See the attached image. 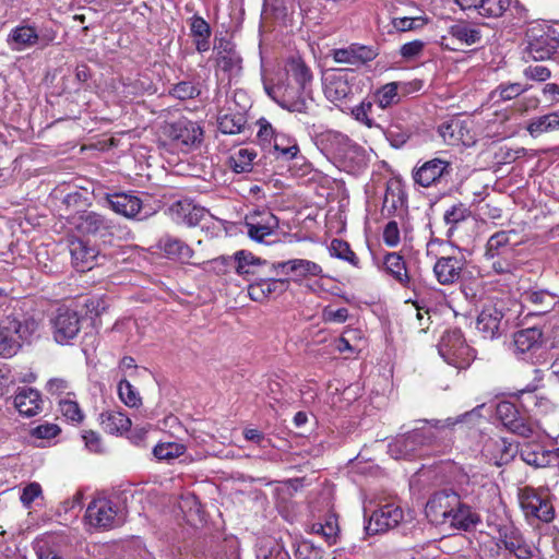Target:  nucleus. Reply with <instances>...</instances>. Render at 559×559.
Masks as SVG:
<instances>
[{
	"instance_id": "obj_56",
	"label": "nucleus",
	"mask_w": 559,
	"mask_h": 559,
	"mask_svg": "<svg viewBox=\"0 0 559 559\" xmlns=\"http://www.w3.org/2000/svg\"><path fill=\"white\" fill-rule=\"evenodd\" d=\"M348 318V310L346 308L334 309L331 306L322 310V320L325 323H344Z\"/></svg>"
},
{
	"instance_id": "obj_23",
	"label": "nucleus",
	"mask_w": 559,
	"mask_h": 559,
	"mask_svg": "<svg viewBox=\"0 0 559 559\" xmlns=\"http://www.w3.org/2000/svg\"><path fill=\"white\" fill-rule=\"evenodd\" d=\"M288 282L282 278H260L248 286L251 300L263 302L287 289Z\"/></svg>"
},
{
	"instance_id": "obj_63",
	"label": "nucleus",
	"mask_w": 559,
	"mask_h": 559,
	"mask_svg": "<svg viewBox=\"0 0 559 559\" xmlns=\"http://www.w3.org/2000/svg\"><path fill=\"white\" fill-rule=\"evenodd\" d=\"M526 75H528L532 80L544 82L550 78V70L546 66L530 64L526 68Z\"/></svg>"
},
{
	"instance_id": "obj_15",
	"label": "nucleus",
	"mask_w": 559,
	"mask_h": 559,
	"mask_svg": "<svg viewBox=\"0 0 559 559\" xmlns=\"http://www.w3.org/2000/svg\"><path fill=\"white\" fill-rule=\"evenodd\" d=\"M352 71L337 69L328 71L323 76V92L325 97L334 104L347 99L353 94L349 80Z\"/></svg>"
},
{
	"instance_id": "obj_11",
	"label": "nucleus",
	"mask_w": 559,
	"mask_h": 559,
	"mask_svg": "<svg viewBox=\"0 0 559 559\" xmlns=\"http://www.w3.org/2000/svg\"><path fill=\"white\" fill-rule=\"evenodd\" d=\"M243 226L248 237L261 243L264 242L266 237L276 233L280 222L270 210L257 209L245 216Z\"/></svg>"
},
{
	"instance_id": "obj_38",
	"label": "nucleus",
	"mask_w": 559,
	"mask_h": 559,
	"mask_svg": "<svg viewBox=\"0 0 559 559\" xmlns=\"http://www.w3.org/2000/svg\"><path fill=\"white\" fill-rule=\"evenodd\" d=\"M448 33L452 38L466 46L475 45L481 39L480 29L477 26L463 20L452 24L449 27Z\"/></svg>"
},
{
	"instance_id": "obj_22",
	"label": "nucleus",
	"mask_w": 559,
	"mask_h": 559,
	"mask_svg": "<svg viewBox=\"0 0 559 559\" xmlns=\"http://www.w3.org/2000/svg\"><path fill=\"white\" fill-rule=\"evenodd\" d=\"M464 264L462 254L441 257L435 263V276L441 285L453 284L460 278Z\"/></svg>"
},
{
	"instance_id": "obj_36",
	"label": "nucleus",
	"mask_w": 559,
	"mask_h": 559,
	"mask_svg": "<svg viewBox=\"0 0 559 559\" xmlns=\"http://www.w3.org/2000/svg\"><path fill=\"white\" fill-rule=\"evenodd\" d=\"M41 397L34 389H23L14 396V407L26 417L37 415L41 411Z\"/></svg>"
},
{
	"instance_id": "obj_61",
	"label": "nucleus",
	"mask_w": 559,
	"mask_h": 559,
	"mask_svg": "<svg viewBox=\"0 0 559 559\" xmlns=\"http://www.w3.org/2000/svg\"><path fill=\"white\" fill-rule=\"evenodd\" d=\"M173 94L180 99L192 98L199 94V91L190 82H180L175 85Z\"/></svg>"
},
{
	"instance_id": "obj_1",
	"label": "nucleus",
	"mask_w": 559,
	"mask_h": 559,
	"mask_svg": "<svg viewBox=\"0 0 559 559\" xmlns=\"http://www.w3.org/2000/svg\"><path fill=\"white\" fill-rule=\"evenodd\" d=\"M313 75L301 58L288 59L283 72L277 74L276 83L263 80L267 96L282 108L297 114H308L311 107V84Z\"/></svg>"
},
{
	"instance_id": "obj_52",
	"label": "nucleus",
	"mask_w": 559,
	"mask_h": 559,
	"mask_svg": "<svg viewBox=\"0 0 559 559\" xmlns=\"http://www.w3.org/2000/svg\"><path fill=\"white\" fill-rule=\"evenodd\" d=\"M329 251L332 257L347 261L353 265H358V258L352 251L349 245L342 239H333L330 243Z\"/></svg>"
},
{
	"instance_id": "obj_39",
	"label": "nucleus",
	"mask_w": 559,
	"mask_h": 559,
	"mask_svg": "<svg viewBox=\"0 0 559 559\" xmlns=\"http://www.w3.org/2000/svg\"><path fill=\"white\" fill-rule=\"evenodd\" d=\"M453 509L447 522L449 527L467 531L478 522L477 515L472 512L468 506L463 504L460 498L457 508Z\"/></svg>"
},
{
	"instance_id": "obj_55",
	"label": "nucleus",
	"mask_w": 559,
	"mask_h": 559,
	"mask_svg": "<svg viewBox=\"0 0 559 559\" xmlns=\"http://www.w3.org/2000/svg\"><path fill=\"white\" fill-rule=\"evenodd\" d=\"M43 493L41 486L38 483H31L22 490L20 500L26 509L32 507V503Z\"/></svg>"
},
{
	"instance_id": "obj_32",
	"label": "nucleus",
	"mask_w": 559,
	"mask_h": 559,
	"mask_svg": "<svg viewBox=\"0 0 559 559\" xmlns=\"http://www.w3.org/2000/svg\"><path fill=\"white\" fill-rule=\"evenodd\" d=\"M496 414L499 420L509 430L519 435L523 433L524 419L515 404L511 401H501L496 406Z\"/></svg>"
},
{
	"instance_id": "obj_16",
	"label": "nucleus",
	"mask_w": 559,
	"mask_h": 559,
	"mask_svg": "<svg viewBox=\"0 0 559 559\" xmlns=\"http://www.w3.org/2000/svg\"><path fill=\"white\" fill-rule=\"evenodd\" d=\"M452 171L451 163L442 158H432L418 164L413 170V179L420 187L428 188L438 183Z\"/></svg>"
},
{
	"instance_id": "obj_64",
	"label": "nucleus",
	"mask_w": 559,
	"mask_h": 559,
	"mask_svg": "<svg viewBox=\"0 0 559 559\" xmlns=\"http://www.w3.org/2000/svg\"><path fill=\"white\" fill-rule=\"evenodd\" d=\"M191 33L194 37H210L211 29L204 19L194 16L191 22Z\"/></svg>"
},
{
	"instance_id": "obj_27",
	"label": "nucleus",
	"mask_w": 559,
	"mask_h": 559,
	"mask_svg": "<svg viewBox=\"0 0 559 559\" xmlns=\"http://www.w3.org/2000/svg\"><path fill=\"white\" fill-rule=\"evenodd\" d=\"M332 57L337 63L358 66L373 60L376 52L370 47L353 44L346 48L334 49Z\"/></svg>"
},
{
	"instance_id": "obj_28",
	"label": "nucleus",
	"mask_w": 559,
	"mask_h": 559,
	"mask_svg": "<svg viewBox=\"0 0 559 559\" xmlns=\"http://www.w3.org/2000/svg\"><path fill=\"white\" fill-rule=\"evenodd\" d=\"M106 201L114 212L128 218L135 217L142 209L139 197L124 192L107 194Z\"/></svg>"
},
{
	"instance_id": "obj_62",
	"label": "nucleus",
	"mask_w": 559,
	"mask_h": 559,
	"mask_svg": "<svg viewBox=\"0 0 559 559\" xmlns=\"http://www.w3.org/2000/svg\"><path fill=\"white\" fill-rule=\"evenodd\" d=\"M85 447L88 451L99 453L103 451V444L100 437L97 432L88 430L84 431L82 435Z\"/></svg>"
},
{
	"instance_id": "obj_41",
	"label": "nucleus",
	"mask_w": 559,
	"mask_h": 559,
	"mask_svg": "<svg viewBox=\"0 0 559 559\" xmlns=\"http://www.w3.org/2000/svg\"><path fill=\"white\" fill-rule=\"evenodd\" d=\"M255 158L257 152L253 148L241 147L229 156L228 164L234 173L245 174L252 170Z\"/></svg>"
},
{
	"instance_id": "obj_44",
	"label": "nucleus",
	"mask_w": 559,
	"mask_h": 559,
	"mask_svg": "<svg viewBox=\"0 0 559 559\" xmlns=\"http://www.w3.org/2000/svg\"><path fill=\"white\" fill-rule=\"evenodd\" d=\"M246 124V118L242 114H224L217 118V127L222 133H240Z\"/></svg>"
},
{
	"instance_id": "obj_14",
	"label": "nucleus",
	"mask_w": 559,
	"mask_h": 559,
	"mask_svg": "<svg viewBox=\"0 0 559 559\" xmlns=\"http://www.w3.org/2000/svg\"><path fill=\"white\" fill-rule=\"evenodd\" d=\"M460 496L454 491L436 492L426 503L427 519L435 525H447L453 508H457Z\"/></svg>"
},
{
	"instance_id": "obj_59",
	"label": "nucleus",
	"mask_w": 559,
	"mask_h": 559,
	"mask_svg": "<svg viewBox=\"0 0 559 559\" xmlns=\"http://www.w3.org/2000/svg\"><path fill=\"white\" fill-rule=\"evenodd\" d=\"M424 47H425V43L419 39H416V40L408 41V43H405L404 45H402V47L400 49V53L404 59L411 60V59L419 56L423 52Z\"/></svg>"
},
{
	"instance_id": "obj_19",
	"label": "nucleus",
	"mask_w": 559,
	"mask_h": 559,
	"mask_svg": "<svg viewBox=\"0 0 559 559\" xmlns=\"http://www.w3.org/2000/svg\"><path fill=\"white\" fill-rule=\"evenodd\" d=\"M169 215L175 223L193 227L207 215V211L192 200L183 199L170 205Z\"/></svg>"
},
{
	"instance_id": "obj_20",
	"label": "nucleus",
	"mask_w": 559,
	"mask_h": 559,
	"mask_svg": "<svg viewBox=\"0 0 559 559\" xmlns=\"http://www.w3.org/2000/svg\"><path fill=\"white\" fill-rule=\"evenodd\" d=\"M531 518L550 523L555 519V509L547 495L526 486V520Z\"/></svg>"
},
{
	"instance_id": "obj_25",
	"label": "nucleus",
	"mask_w": 559,
	"mask_h": 559,
	"mask_svg": "<svg viewBox=\"0 0 559 559\" xmlns=\"http://www.w3.org/2000/svg\"><path fill=\"white\" fill-rule=\"evenodd\" d=\"M275 270L282 273L290 274L295 281H301L308 277H316L322 274V267L313 261L306 259H293L274 264Z\"/></svg>"
},
{
	"instance_id": "obj_10",
	"label": "nucleus",
	"mask_w": 559,
	"mask_h": 559,
	"mask_svg": "<svg viewBox=\"0 0 559 559\" xmlns=\"http://www.w3.org/2000/svg\"><path fill=\"white\" fill-rule=\"evenodd\" d=\"M167 134L176 147L188 153L201 146L204 132L198 122L179 119L169 124Z\"/></svg>"
},
{
	"instance_id": "obj_2",
	"label": "nucleus",
	"mask_w": 559,
	"mask_h": 559,
	"mask_svg": "<svg viewBox=\"0 0 559 559\" xmlns=\"http://www.w3.org/2000/svg\"><path fill=\"white\" fill-rule=\"evenodd\" d=\"M524 233L522 230H501L489 237L485 249V259L491 261V267L497 274H513L520 270L521 260L509 262L511 258H519L523 248Z\"/></svg>"
},
{
	"instance_id": "obj_26",
	"label": "nucleus",
	"mask_w": 559,
	"mask_h": 559,
	"mask_svg": "<svg viewBox=\"0 0 559 559\" xmlns=\"http://www.w3.org/2000/svg\"><path fill=\"white\" fill-rule=\"evenodd\" d=\"M544 326L526 324V354L536 356L532 365L548 362V347L544 337Z\"/></svg>"
},
{
	"instance_id": "obj_3",
	"label": "nucleus",
	"mask_w": 559,
	"mask_h": 559,
	"mask_svg": "<svg viewBox=\"0 0 559 559\" xmlns=\"http://www.w3.org/2000/svg\"><path fill=\"white\" fill-rule=\"evenodd\" d=\"M461 420V418H447L444 420H433L432 424L426 423L420 428L396 437L389 443L388 452L395 460L415 457L423 447L430 444L436 438L432 428L452 427Z\"/></svg>"
},
{
	"instance_id": "obj_30",
	"label": "nucleus",
	"mask_w": 559,
	"mask_h": 559,
	"mask_svg": "<svg viewBox=\"0 0 559 559\" xmlns=\"http://www.w3.org/2000/svg\"><path fill=\"white\" fill-rule=\"evenodd\" d=\"M70 224L78 233L83 235L96 234L109 226L107 221L95 212H81L76 213L70 218Z\"/></svg>"
},
{
	"instance_id": "obj_8",
	"label": "nucleus",
	"mask_w": 559,
	"mask_h": 559,
	"mask_svg": "<svg viewBox=\"0 0 559 559\" xmlns=\"http://www.w3.org/2000/svg\"><path fill=\"white\" fill-rule=\"evenodd\" d=\"M57 37V32L52 28H43L39 32L35 26L21 24L11 29L8 35V44L15 51H23L32 47L41 49L51 45Z\"/></svg>"
},
{
	"instance_id": "obj_5",
	"label": "nucleus",
	"mask_w": 559,
	"mask_h": 559,
	"mask_svg": "<svg viewBox=\"0 0 559 559\" xmlns=\"http://www.w3.org/2000/svg\"><path fill=\"white\" fill-rule=\"evenodd\" d=\"M559 51V32L557 28L542 24L531 23L526 27V53L534 61L550 59Z\"/></svg>"
},
{
	"instance_id": "obj_33",
	"label": "nucleus",
	"mask_w": 559,
	"mask_h": 559,
	"mask_svg": "<svg viewBox=\"0 0 559 559\" xmlns=\"http://www.w3.org/2000/svg\"><path fill=\"white\" fill-rule=\"evenodd\" d=\"M234 260L236 263V273L246 280H250L252 276L259 274L260 269L266 265V261L247 250L235 252Z\"/></svg>"
},
{
	"instance_id": "obj_40",
	"label": "nucleus",
	"mask_w": 559,
	"mask_h": 559,
	"mask_svg": "<svg viewBox=\"0 0 559 559\" xmlns=\"http://www.w3.org/2000/svg\"><path fill=\"white\" fill-rule=\"evenodd\" d=\"M526 298L536 306V309L526 312V324L533 317H539L550 312L555 305L554 295L546 290L532 292L530 294L526 292Z\"/></svg>"
},
{
	"instance_id": "obj_37",
	"label": "nucleus",
	"mask_w": 559,
	"mask_h": 559,
	"mask_svg": "<svg viewBox=\"0 0 559 559\" xmlns=\"http://www.w3.org/2000/svg\"><path fill=\"white\" fill-rule=\"evenodd\" d=\"M502 317V312L495 307L484 308L477 318V330L483 333L486 338L496 337Z\"/></svg>"
},
{
	"instance_id": "obj_9",
	"label": "nucleus",
	"mask_w": 559,
	"mask_h": 559,
	"mask_svg": "<svg viewBox=\"0 0 559 559\" xmlns=\"http://www.w3.org/2000/svg\"><path fill=\"white\" fill-rule=\"evenodd\" d=\"M82 318L78 311L58 308L50 319L51 334L56 343L71 345L81 331Z\"/></svg>"
},
{
	"instance_id": "obj_21",
	"label": "nucleus",
	"mask_w": 559,
	"mask_h": 559,
	"mask_svg": "<svg viewBox=\"0 0 559 559\" xmlns=\"http://www.w3.org/2000/svg\"><path fill=\"white\" fill-rule=\"evenodd\" d=\"M350 143L352 140L347 135L334 130H325L316 136L318 148L335 162Z\"/></svg>"
},
{
	"instance_id": "obj_57",
	"label": "nucleus",
	"mask_w": 559,
	"mask_h": 559,
	"mask_svg": "<svg viewBox=\"0 0 559 559\" xmlns=\"http://www.w3.org/2000/svg\"><path fill=\"white\" fill-rule=\"evenodd\" d=\"M60 428L56 424L46 423L32 429V436L37 439L49 440L59 435Z\"/></svg>"
},
{
	"instance_id": "obj_31",
	"label": "nucleus",
	"mask_w": 559,
	"mask_h": 559,
	"mask_svg": "<svg viewBox=\"0 0 559 559\" xmlns=\"http://www.w3.org/2000/svg\"><path fill=\"white\" fill-rule=\"evenodd\" d=\"M336 163L345 171L358 174L367 166L366 151L352 141Z\"/></svg>"
},
{
	"instance_id": "obj_34",
	"label": "nucleus",
	"mask_w": 559,
	"mask_h": 559,
	"mask_svg": "<svg viewBox=\"0 0 559 559\" xmlns=\"http://www.w3.org/2000/svg\"><path fill=\"white\" fill-rule=\"evenodd\" d=\"M559 131V111L536 116L526 123V132L534 139Z\"/></svg>"
},
{
	"instance_id": "obj_7",
	"label": "nucleus",
	"mask_w": 559,
	"mask_h": 559,
	"mask_svg": "<svg viewBox=\"0 0 559 559\" xmlns=\"http://www.w3.org/2000/svg\"><path fill=\"white\" fill-rule=\"evenodd\" d=\"M438 350L443 360L457 368L465 369L475 358L474 350L466 344L460 330H448L443 333Z\"/></svg>"
},
{
	"instance_id": "obj_50",
	"label": "nucleus",
	"mask_w": 559,
	"mask_h": 559,
	"mask_svg": "<svg viewBox=\"0 0 559 559\" xmlns=\"http://www.w3.org/2000/svg\"><path fill=\"white\" fill-rule=\"evenodd\" d=\"M428 23L425 15L397 16L392 19V25L397 32H408L423 28Z\"/></svg>"
},
{
	"instance_id": "obj_47",
	"label": "nucleus",
	"mask_w": 559,
	"mask_h": 559,
	"mask_svg": "<svg viewBox=\"0 0 559 559\" xmlns=\"http://www.w3.org/2000/svg\"><path fill=\"white\" fill-rule=\"evenodd\" d=\"M185 451L186 447L182 443L169 441L156 444L153 449V454L159 461L169 462L182 455Z\"/></svg>"
},
{
	"instance_id": "obj_46",
	"label": "nucleus",
	"mask_w": 559,
	"mask_h": 559,
	"mask_svg": "<svg viewBox=\"0 0 559 559\" xmlns=\"http://www.w3.org/2000/svg\"><path fill=\"white\" fill-rule=\"evenodd\" d=\"M274 148L286 159H293L299 153L297 141L294 138L280 132L275 135Z\"/></svg>"
},
{
	"instance_id": "obj_45",
	"label": "nucleus",
	"mask_w": 559,
	"mask_h": 559,
	"mask_svg": "<svg viewBox=\"0 0 559 559\" xmlns=\"http://www.w3.org/2000/svg\"><path fill=\"white\" fill-rule=\"evenodd\" d=\"M402 86L400 82H391L384 84L376 92V102L382 109L397 104L400 100L399 88Z\"/></svg>"
},
{
	"instance_id": "obj_35",
	"label": "nucleus",
	"mask_w": 559,
	"mask_h": 559,
	"mask_svg": "<svg viewBox=\"0 0 559 559\" xmlns=\"http://www.w3.org/2000/svg\"><path fill=\"white\" fill-rule=\"evenodd\" d=\"M102 428L110 435H122L131 427V419L122 411L107 409L99 415Z\"/></svg>"
},
{
	"instance_id": "obj_43",
	"label": "nucleus",
	"mask_w": 559,
	"mask_h": 559,
	"mask_svg": "<svg viewBox=\"0 0 559 559\" xmlns=\"http://www.w3.org/2000/svg\"><path fill=\"white\" fill-rule=\"evenodd\" d=\"M59 413L69 423L81 424L84 414L72 393H67L63 399L59 400Z\"/></svg>"
},
{
	"instance_id": "obj_13",
	"label": "nucleus",
	"mask_w": 559,
	"mask_h": 559,
	"mask_svg": "<svg viewBox=\"0 0 559 559\" xmlns=\"http://www.w3.org/2000/svg\"><path fill=\"white\" fill-rule=\"evenodd\" d=\"M85 519L91 526L104 530L112 528L122 522L117 506L106 498L92 501L86 509Z\"/></svg>"
},
{
	"instance_id": "obj_12",
	"label": "nucleus",
	"mask_w": 559,
	"mask_h": 559,
	"mask_svg": "<svg viewBox=\"0 0 559 559\" xmlns=\"http://www.w3.org/2000/svg\"><path fill=\"white\" fill-rule=\"evenodd\" d=\"M438 132L449 145L472 146L476 142L475 123L468 118H451L439 126Z\"/></svg>"
},
{
	"instance_id": "obj_51",
	"label": "nucleus",
	"mask_w": 559,
	"mask_h": 559,
	"mask_svg": "<svg viewBox=\"0 0 559 559\" xmlns=\"http://www.w3.org/2000/svg\"><path fill=\"white\" fill-rule=\"evenodd\" d=\"M373 104L371 100L364 99L360 104L352 108L353 118L359 123L369 129L378 127L376 121L371 118Z\"/></svg>"
},
{
	"instance_id": "obj_24",
	"label": "nucleus",
	"mask_w": 559,
	"mask_h": 559,
	"mask_svg": "<svg viewBox=\"0 0 559 559\" xmlns=\"http://www.w3.org/2000/svg\"><path fill=\"white\" fill-rule=\"evenodd\" d=\"M69 249L73 266L79 272H85L93 269L98 255V250L95 247L90 246L82 239L75 238L70 240Z\"/></svg>"
},
{
	"instance_id": "obj_48",
	"label": "nucleus",
	"mask_w": 559,
	"mask_h": 559,
	"mask_svg": "<svg viewBox=\"0 0 559 559\" xmlns=\"http://www.w3.org/2000/svg\"><path fill=\"white\" fill-rule=\"evenodd\" d=\"M312 531L317 534H321L328 544L333 545L336 543L338 537V523L334 514L328 515L324 523H314Z\"/></svg>"
},
{
	"instance_id": "obj_60",
	"label": "nucleus",
	"mask_w": 559,
	"mask_h": 559,
	"mask_svg": "<svg viewBox=\"0 0 559 559\" xmlns=\"http://www.w3.org/2000/svg\"><path fill=\"white\" fill-rule=\"evenodd\" d=\"M257 124L259 127L258 138L260 139V141H262V142H271L272 140L274 141L275 135L278 132H275L272 124L265 118H260L258 120Z\"/></svg>"
},
{
	"instance_id": "obj_58",
	"label": "nucleus",
	"mask_w": 559,
	"mask_h": 559,
	"mask_svg": "<svg viewBox=\"0 0 559 559\" xmlns=\"http://www.w3.org/2000/svg\"><path fill=\"white\" fill-rule=\"evenodd\" d=\"M383 241L389 247H396L400 241V229L395 221H390L383 229Z\"/></svg>"
},
{
	"instance_id": "obj_4",
	"label": "nucleus",
	"mask_w": 559,
	"mask_h": 559,
	"mask_svg": "<svg viewBox=\"0 0 559 559\" xmlns=\"http://www.w3.org/2000/svg\"><path fill=\"white\" fill-rule=\"evenodd\" d=\"M38 330V322L32 317L19 319L8 316L0 323V358L17 354L22 342L28 341Z\"/></svg>"
},
{
	"instance_id": "obj_49",
	"label": "nucleus",
	"mask_w": 559,
	"mask_h": 559,
	"mask_svg": "<svg viewBox=\"0 0 559 559\" xmlns=\"http://www.w3.org/2000/svg\"><path fill=\"white\" fill-rule=\"evenodd\" d=\"M118 395L128 407H140L142 405L139 391L126 379L118 383Z\"/></svg>"
},
{
	"instance_id": "obj_17",
	"label": "nucleus",
	"mask_w": 559,
	"mask_h": 559,
	"mask_svg": "<svg viewBox=\"0 0 559 559\" xmlns=\"http://www.w3.org/2000/svg\"><path fill=\"white\" fill-rule=\"evenodd\" d=\"M403 518V510L399 506L386 503L372 512L366 528L372 533L385 532L397 526Z\"/></svg>"
},
{
	"instance_id": "obj_54",
	"label": "nucleus",
	"mask_w": 559,
	"mask_h": 559,
	"mask_svg": "<svg viewBox=\"0 0 559 559\" xmlns=\"http://www.w3.org/2000/svg\"><path fill=\"white\" fill-rule=\"evenodd\" d=\"M524 345V330L518 329L511 334V340L506 342L507 350L510 352L515 359L523 360L524 350L522 346Z\"/></svg>"
},
{
	"instance_id": "obj_29",
	"label": "nucleus",
	"mask_w": 559,
	"mask_h": 559,
	"mask_svg": "<svg viewBox=\"0 0 559 559\" xmlns=\"http://www.w3.org/2000/svg\"><path fill=\"white\" fill-rule=\"evenodd\" d=\"M158 248L168 259L181 263H188L193 255V250L183 240L170 235L159 239Z\"/></svg>"
},
{
	"instance_id": "obj_42",
	"label": "nucleus",
	"mask_w": 559,
	"mask_h": 559,
	"mask_svg": "<svg viewBox=\"0 0 559 559\" xmlns=\"http://www.w3.org/2000/svg\"><path fill=\"white\" fill-rule=\"evenodd\" d=\"M383 264L385 271L392 275L400 284L403 286L408 284L409 277L406 265L404 259L400 254L395 252L388 253L384 257Z\"/></svg>"
},
{
	"instance_id": "obj_6",
	"label": "nucleus",
	"mask_w": 559,
	"mask_h": 559,
	"mask_svg": "<svg viewBox=\"0 0 559 559\" xmlns=\"http://www.w3.org/2000/svg\"><path fill=\"white\" fill-rule=\"evenodd\" d=\"M548 438V433L542 427L540 419L526 415V465L535 468L552 465L551 454L544 445Z\"/></svg>"
},
{
	"instance_id": "obj_53",
	"label": "nucleus",
	"mask_w": 559,
	"mask_h": 559,
	"mask_svg": "<svg viewBox=\"0 0 559 559\" xmlns=\"http://www.w3.org/2000/svg\"><path fill=\"white\" fill-rule=\"evenodd\" d=\"M510 7V0H480L478 14L484 17H499Z\"/></svg>"
},
{
	"instance_id": "obj_18",
	"label": "nucleus",
	"mask_w": 559,
	"mask_h": 559,
	"mask_svg": "<svg viewBox=\"0 0 559 559\" xmlns=\"http://www.w3.org/2000/svg\"><path fill=\"white\" fill-rule=\"evenodd\" d=\"M216 52V68L227 73L229 78L237 76L241 71V58L236 51L235 45L221 38L214 46Z\"/></svg>"
}]
</instances>
